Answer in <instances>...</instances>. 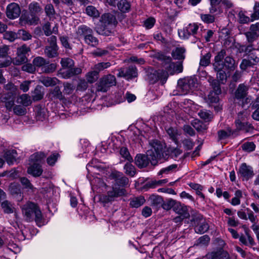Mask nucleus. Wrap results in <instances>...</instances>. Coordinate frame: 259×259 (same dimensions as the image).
Wrapping results in <instances>:
<instances>
[{
    "label": "nucleus",
    "instance_id": "nucleus-52",
    "mask_svg": "<svg viewBox=\"0 0 259 259\" xmlns=\"http://www.w3.org/2000/svg\"><path fill=\"white\" fill-rule=\"evenodd\" d=\"M87 14L93 17H97L99 16L98 10L93 6H90L86 8Z\"/></svg>",
    "mask_w": 259,
    "mask_h": 259
},
{
    "label": "nucleus",
    "instance_id": "nucleus-14",
    "mask_svg": "<svg viewBox=\"0 0 259 259\" xmlns=\"http://www.w3.org/2000/svg\"><path fill=\"white\" fill-rule=\"evenodd\" d=\"M30 51V49L29 47L26 45H23L17 49V56L13 60V63L14 65H19L27 60V58L26 56V54Z\"/></svg>",
    "mask_w": 259,
    "mask_h": 259
},
{
    "label": "nucleus",
    "instance_id": "nucleus-17",
    "mask_svg": "<svg viewBox=\"0 0 259 259\" xmlns=\"http://www.w3.org/2000/svg\"><path fill=\"white\" fill-rule=\"evenodd\" d=\"M8 50L6 46L0 47V68L8 66L12 62L11 58L7 55Z\"/></svg>",
    "mask_w": 259,
    "mask_h": 259
},
{
    "label": "nucleus",
    "instance_id": "nucleus-51",
    "mask_svg": "<svg viewBox=\"0 0 259 259\" xmlns=\"http://www.w3.org/2000/svg\"><path fill=\"white\" fill-rule=\"evenodd\" d=\"M61 64L63 68H67L68 70L73 66L74 62L71 59L63 58L61 60Z\"/></svg>",
    "mask_w": 259,
    "mask_h": 259
},
{
    "label": "nucleus",
    "instance_id": "nucleus-49",
    "mask_svg": "<svg viewBox=\"0 0 259 259\" xmlns=\"http://www.w3.org/2000/svg\"><path fill=\"white\" fill-rule=\"evenodd\" d=\"M211 56L209 53H206L205 55L202 56L200 61V65L204 67L208 66L210 62Z\"/></svg>",
    "mask_w": 259,
    "mask_h": 259
},
{
    "label": "nucleus",
    "instance_id": "nucleus-38",
    "mask_svg": "<svg viewBox=\"0 0 259 259\" xmlns=\"http://www.w3.org/2000/svg\"><path fill=\"white\" fill-rule=\"evenodd\" d=\"M185 50L183 48H177L172 51V56L175 59L181 60L185 58Z\"/></svg>",
    "mask_w": 259,
    "mask_h": 259
},
{
    "label": "nucleus",
    "instance_id": "nucleus-10",
    "mask_svg": "<svg viewBox=\"0 0 259 259\" xmlns=\"http://www.w3.org/2000/svg\"><path fill=\"white\" fill-rule=\"evenodd\" d=\"M92 29L85 25L79 26L77 30V34L84 36V41L87 44L95 47L98 45V40L92 35Z\"/></svg>",
    "mask_w": 259,
    "mask_h": 259
},
{
    "label": "nucleus",
    "instance_id": "nucleus-63",
    "mask_svg": "<svg viewBox=\"0 0 259 259\" xmlns=\"http://www.w3.org/2000/svg\"><path fill=\"white\" fill-rule=\"evenodd\" d=\"M97 71L94 70L89 72L87 75V79L88 82L92 83L95 81L98 76Z\"/></svg>",
    "mask_w": 259,
    "mask_h": 259
},
{
    "label": "nucleus",
    "instance_id": "nucleus-27",
    "mask_svg": "<svg viewBox=\"0 0 259 259\" xmlns=\"http://www.w3.org/2000/svg\"><path fill=\"white\" fill-rule=\"evenodd\" d=\"M35 117L36 120L43 121L48 117L47 109L45 108L36 107L35 108Z\"/></svg>",
    "mask_w": 259,
    "mask_h": 259
},
{
    "label": "nucleus",
    "instance_id": "nucleus-5",
    "mask_svg": "<svg viewBox=\"0 0 259 259\" xmlns=\"http://www.w3.org/2000/svg\"><path fill=\"white\" fill-rule=\"evenodd\" d=\"M23 213L27 221L33 220L38 225L42 219V214L40 209L34 203L28 202L22 208Z\"/></svg>",
    "mask_w": 259,
    "mask_h": 259
},
{
    "label": "nucleus",
    "instance_id": "nucleus-7",
    "mask_svg": "<svg viewBox=\"0 0 259 259\" xmlns=\"http://www.w3.org/2000/svg\"><path fill=\"white\" fill-rule=\"evenodd\" d=\"M197 87L196 79L192 77L180 79L178 81L177 89L180 95H185L192 92Z\"/></svg>",
    "mask_w": 259,
    "mask_h": 259
},
{
    "label": "nucleus",
    "instance_id": "nucleus-12",
    "mask_svg": "<svg viewBox=\"0 0 259 259\" xmlns=\"http://www.w3.org/2000/svg\"><path fill=\"white\" fill-rule=\"evenodd\" d=\"M167 74L162 71H154L153 69L149 70L147 72V79L151 83H154L160 81L162 84L166 81Z\"/></svg>",
    "mask_w": 259,
    "mask_h": 259
},
{
    "label": "nucleus",
    "instance_id": "nucleus-46",
    "mask_svg": "<svg viewBox=\"0 0 259 259\" xmlns=\"http://www.w3.org/2000/svg\"><path fill=\"white\" fill-rule=\"evenodd\" d=\"M81 72V69L79 68H70L68 70L64 71L62 73L66 74L64 76V77L69 78L75 74H78Z\"/></svg>",
    "mask_w": 259,
    "mask_h": 259
},
{
    "label": "nucleus",
    "instance_id": "nucleus-36",
    "mask_svg": "<svg viewBox=\"0 0 259 259\" xmlns=\"http://www.w3.org/2000/svg\"><path fill=\"white\" fill-rule=\"evenodd\" d=\"M145 202V199L144 197L140 196L132 198L130 202V205L132 207L138 208L143 205Z\"/></svg>",
    "mask_w": 259,
    "mask_h": 259
},
{
    "label": "nucleus",
    "instance_id": "nucleus-11",
    "mask_svg": "<svg viewBox=\"0 0 259 259\" xmlns=\"http://www.w3.org/2000/svg\"><path fill=\"white\" fill-rule=\"evenodd\" d=\"M208 81L213 88V91L209 92L207 97V102L209 103H217L219 100V95L221 90L218 81L209 76Z\"/></svg>",
    "mask_w": 259,
    "mask_h": 259
},
{
    "label": "nucleus",
    "instance_id": "nucleus-32",
    "mask_svg": "<svg viewBox=\"0 0 259 259\" xmlns=\"http://www.w3.org/2000/svg\"><path fill=\"white\" fill-rule=\"evenodd\" d=\"M40 81L46 87H50L56 85L58 83V80L56 77L42 76L40 78Z\"/></svg>",
    "mask_w": 259,
    "mask_h": 259
},
{
    "label": "nucleus",
    "instance_id": "nucleus-22",
    "mask_svg": "<svg viewBox=\"0 0 259 259\" xmlns=\"http://www.w3.org/2000/svg\"><path fill=\"white\" fill-rule=\"evenodd\" d=\"M148 150L147 152V155L143 154H138L135 158V163L139 167H146L149 163V161L152 163L150 156L148 155ZM153 165L152 163H151Z\"/></svg>",
    "mask_w": 259,
    "mask_h": 259
},
{
    "label": "nucleus",
    "instance_id": "nucleus-30",
    "mask_svg": "<svg viewBox=\"0 0 259 259\" xmlns=\"http://www.w3.org/2000/svg\"><path fill=\"white\" fill-rule=\"evenodd\" d=\"M174 209L179 215L182 216L183 218H188L190 216L186 206L179 204L175 206Z\"/></svg>",
    "mask_w": 259,
    "mask_h": 259
},
{
    "label": "nucleus",
    "instance_id": "nucleus-37",
    "mask_svg": "<svg viewBox=\"0 0 259 259\" xmlns=\"http://www.w3.org/2000/svg\"><path fill=\"white\" fill-rule=\"evenodd\" d=\"M243 193L240 190H237L234 193V197L230 201L232 205L236 206L240 204V198L243 197Z\"/></svg>",
    "mask_w": 259,
    "mask_h": 259
},
{
    "label": "nucleus",
    "instance_id": "nucleus-4",
    "mask_svg": "<svg viewBox=\"0 0 259 259\" xmlns=\"http://www.w3.org/2000/svg\"><path fill=\"white\" fill-rule=\"evenodd\" d=\"M45 155L42 152L35 153L31 155L29 158V166L27 172L33 177H38L42 172L41 163L44 159Z\"/></svg>",
    "mask_w": 259,
    "mask_h": 259
},
{
    "label": "nucleus",
    "instance_id": "nucleus-48",
    "mask_svg": "<svg viewBox=\"0 0 259 259\" xmlns=\"http://www.w3.org/2000/svg\"><path fill=\"white\" fill-rule=\"evenodd\" d=\"M110 66L111 64L109 62L99 63L94 66L93 69L95 71H97L98 74L100 71L109 67Z\"/></svg>",
    "mask_w": 259,
    "mask_h": 259
},
{
    "label": "nucleus",
    "instance_id": "nucleus-47",
    "mask_svg": "<svg viewBox=\"0 0 259 259\" xmlns=\"http://www.w3.org/2000/svg\"><path fill=\"white\" fill-rule=\"evenodd\" d=\"M176 164H172L165 168H162L158 173V176H160L162 175H168L171 173L174 169L177 168Z\"/></svg>",
    "mask_w": 259,
    "mask_h": 259
},
{
    "label": "nucleus",
    "instance_id": "nucleus-39",
    "mask_svg": "<svg viewBox=\"0 0 259 259\" xmlns=\"http://www.w3.org/2000/svg\"><path fill=\"white\" fill-rule=\"evenodd\" d=\"M117 7L121 12L126 13L129 12L131 8V5L127 0H120L117 4Z\"/></svg>",
    "mask_w": 259,
    "mask_h": 259
},
{
    "label": "nucleus",
    "instance_id": "nucleus-61",
    "mask_svg": "<svg viewBox=\"0 0 259 259\" xmlns=\"http://www.w3.org/2000/svg\"><path fill=\"white\" fill-rule=\"evenodd\" d=\"M120 154L122 157L124 158L128 161H131L133 160V158L131 156L127 149L125 147H122L120 149Z\"/></svg>",
    "mask_w": 259,
    "mask_h": 259
},
{
    "label": "nucleus",
    "instance_id": "nucleus-57",
    "mask_svg": "<svg viewBox=\"0 0 259 259\" xmlns=\"http://www.w3.org/2000/svg\"><path fill=\"white\" fill-rule=\"evenodd\" d=\"M238 17L241 23H246L250 21V18L245 15V13L240 11L238 12Z\"/></svg>",
    "mask_w": 259,
    "mask_h": 259
},
{
    "label": "nucleus",
    "instance_id": "nucleus-20",
    "mask_svg": "<svg viewBox=\"0 0 259 259\" xmlns=\"http://www.w3.org/2000/svg\"><path fill=\"white\" fill-rule=\"evenodd\" d=\"M21 13L20 8L16 3H11L7 8V16L11 19L18 18Z\"/></svg>",
    "mask_w": 259,
    "mask_h": 259
},
{
    "label": "nucleus",
    "instance_id": "nucleus-64",
    "mask_svg": "<svg viewBox=\"0 0 259 259\" xmlns=\"http://www.w3.org/2000/svg\"><path fill=\"white\" fill-rule=\"evenodd\" d=\"M201 19L206 23H211L214 21V16L210 14H201Z\"/></svg>",
    "mask_w": 259,
    "mask_h": 259
},
{
    "label": "nucleus",
    "instance_id": "nucleus-6",
    "mask_svg": "<svg viewBox=\"0 0 259 259\" xmlns=\"http://www.w3.org/2000/svg\"><path fill=\"white\" fill-rule=\"evenodd\" d=\"M30 12V17L22 15L19 19L20 24L22 26L26 24H36L39 21V18L35 16L38 15L41 12V8L36 3H32L29 6Z\"/></svg>",
    "mask_w": 259,
    "mask_h": 259
},
{
    "label": "nucleus",
    "instance_id": "nucleus-55",
    "mask_svg": "<svg viewBox=\"0 0 259 259\" xmlns=\"http://www.w3.org/2000/svg\"><path fill=\"white\" fill-rule=\"evenodd\" d=\"M33 64L34 67H42L46 64V61L41 57L35 58L33 60Z\"/></svg>",
    "mask_w": 259,
    "mask_h": 259
},
{
    "label": "nucleus",
    "instance_id": "nucleus-43",
    "mask_svg": "<svg viewBox=\"0 0 259 259\" xmlns=\"http://www.w3.org/2000/svg\"><path fill=\"white\" fill-rule=\"evenodd\" d=\"M199 116L205 122L209 121L212 118V113L206 110H201L198 113Z\"/></svg>",
    "mask_w": 259,
    "mask_h": 259
},
{
    "label": "nucleus",
    "instance_id": "nucleus-42",
    "mask_svg": "<svg viewBox=\"0 0 259 259\" xmlns=\"http://www.w3.org/2000/svg\"><path fill=\"white\" fill-rule=\"evenodd\" d=\"M246 237L241 235L239 237L240 241L245 245H253L254 244L253 238L248 234L247 231H246Z\"/></svg>",
    "mask_w": 259,
    "mask_h": 259
},
{
    "label": "nucleus",
    "instance_id": "nucleus-59",
    "mask_svg": "<svg viewBox=\"0 0 259 259\" xmlns=\"http://www.w3.org/2000/svg\"><path fill=\"white\" fill-rule=\"evenodd\" d=\"M259 18V3H256L253 8V13L251 16V21H253Z\"/></svg>",
    "mask_w": 259,
    "mask_h": 259
},
{
    "label": "nucleus",
    "instance_id": "nucleus-19",
    "mask_svg": "<svg viewBox=\"0 0 259 259\" xmlns=\"http://www.w3.org/2000/svg\"><path fill=\"white\" fill-rule=\"evenodd\" d=\"M248 115L247 111H243L238 114V119L236 120V126L238 130L247 131L248 123L246 121V118Z\"/></svg>",
    "mask_w": 259,
    "mask_h": 259
},
{
    "label": "nucleus",
    "instance_id": "nucleus-16",
    "mask_svg": "<svg viewBox=\"0 0 259 259\" xmlns=\"http://www.w3.org/2000/svg\"><path fill=\"white\" fill-rule=\"evenodd\" d=\"M249 43H252L259 37V22L251 25L249 31L245 33Z\"/></svg>",
    "mask_w": 259,
    "mask_h": 259
},
{
    "label": "nucleus",
    "instance_id": "nucleus-50",
    "mask_svg": "<svg viewBox=\"0 0 259 259\" xmlns=\"http://www.w3.org/2000/svg\"><path fill=\"white\" fill-rule=\"evenodd\" d=\"M124 169L126 174L130 176L133 177L136 174V170L134 166L130 163H127L125 164L124 167Z\"/></svg>",
    "mask_w": 259,
    "mask_h": 259
},
{
    "label": "nucleus",
    "instance_id": "nucleus-8",
    "mask_svg": "<svg viewBox=\"0 0 259 259\" xmlns=\"http://www.w3.org/2000/svg\"><path fill=\"white\" fill-rule=\"evenodd\" d=\"M98 174H87V177L90 182L92 189L94 193H101L108 190V187L99 177Z\"/></svg>",
    "mask_w": 259,
    "mask_h": 259
},
{
    "label": "nucleus",
    "instance_id": "nucleus-33",
    "mask_svg": "<svg viewBox=\"0 0 259 259\" xmlns=\"http://www.w3.org/2000/svg\"><path fill=\"white\" fill-rule=\"evenodd\" d=\"M191 124L198 132L204 131L207 128V124L206 123H204L197 119H193L191 121Z\"/></svg>",
    "mask_w": 259,
    "mask_h": 259
},
{
    "label": "nucleus",
    "instance_id": "nucleus-62",
    "mask_svg": "<svg viewBox=\"0 0 259 259\" xmlns=\"http://www.w3.org/2000/svg\"><path fill=\"white\" fill-rule=\"evenodd\" d=\"M2 207L6 213L13 212V208L12 205L7 201H4L2 203Z\"/></svg>",
    "mask_w": 259,
    "mask_h": 259
},
{
    "label": "nucleus",
    "instance_id": "nucleus-53",
    "mask_svg": "<svg viewBox=\"0 0 259 259\" xmlns=\"http://www.w3.org/2000/svg\"><path fill=\"white\" fill-rule=\"evenodd\" d=\"M45 12L46 15L52 19L54 18L55 11L53 6L52 4H48L45 7Z\"/></svg>",
    "mask_w": 259,
    "mask_h": 259
},
{
    "label": "nucleus",
    "instance_id": "nucleus-13",
    "mask_svg": "<svg viewBox=\"0 0 259 259\" xmlns=\"http://www.w3.org/2000/svg\"><path fill=\"white\" fill-rule=\"evenodd\" d=\"M199 29L197 24H189L183 29L178 31V34L180 38L185 39H188L191 35H195L197 33Z\"/></svg>",
    "mask_w": 259,
    "mask_h": 259
},
{
    "label": "nucleus",
    "instance_id": "nucleus-25",
    "mask_svg": "<svg viewBox=\"0 0 259 259\" xmlns=\"http://www.w3.org/2000/svg\"><path fill=\"white\" fill-rule=\"evenodd\" d=\"M15 97L13 94L9 93L3 98L5 106L9 111H12L14 107Z\"/></svg>",
    "mask_w": 259,
    "mask_h": 259
},
{
    "label": "nucleus",
    "instance_id": "nucleus-21",
    "mask_svg": "<svg viewBox=\"0 0 259 259\" xmlns=\"http://www.w3.org/2000/svg\"><path fill=\"white\" fill-rule=\"evenodd\" d=\"M101 22L107 29L114 27L116 24L115 17L111 14H105L102 16Z\"/></svg>",
    "mask_w": 259,
    "mask_h": 259
},
{
    "label": "nucleus",
    "instance_id": "nucleus-26",
    "mask_svg": "<svg viewBox=\"0 0 259 259\" xmlns=\"http://www.w3.org/2000/svg\"><path fill=\"white\" fill-rule=\"evenodd\" d=\"M86 168L88 171V174L97 175L95 170L100 168L99 160L97 159H93L92 161L87 165Z\"/></svg>",
    "mask_w": 259,
    "mask_h": 259
},
{
    "label": "nucleus",
    "instance_id": "nucleus-1",
    "mask_svg": "<svg viewBox=\"0 0 259 259\" xmlns=\"http://www.w3.org/2000/svg\"><path fill=\"white\" fill-rule=\"evenodd\" d=\"M150 149L148 155L150 156L152 163L156 165L167 158L168 156L176 158L182 153V151L178 148H166L164 143L158 140L150 142Z\"/></svg>",
    "mask_w": 259,
    "mask_h": 259
},
{
    "label": "nucleus",
    "instance_id": "nucleus-15",
    "mask_svg": "<svg viewBox=\"0 0 259 259\" xmlns=\"http://www.w3.org/2000/svg\"><path fill=\"white\" fill-rule=\"evenodd\" d=\"M238 175L243 181H247L251 178L254 174L252 167L243 163L239 167Z\"/></svg>",
    "mask_w": 259,
    "mask_h": 259
},
{
    "label": "nucleus",
    "instance_id": "nucleus-45",
    "mask_svg": "<svg viewBox=\"0 0 259 259\" xmlns=\"http://www.w3.org/2000/svg\"><path fill=\"white\" fill-rule=\"evenodd\" d=\"M18 38H20L23 40L26 41L31 38V35L27 31L21 29L17 32Z\"/></svg>",
    "mask_w": 259,
    "mask_h": 259
},
{
    "label": "nucleus",
    "instance_id": "nucleus-3",
    "mask_svg": "<svg viewBox=\"0 0 259 259\" xmlns=\"http://www.w3.org/2000/svg\"><path fill=\"white\" fill-rule=\"evenodd\" d=\"M225 54V51L222 50L215 57L213 65L215 71L226 70L231 71L235 70L236 66L235 64V61L232 58L228 56L225 58L224 61H223Z\"/></svg>",
    "mask_w": 259,
    "mask_h": 259
},
{
    "label": "nucleus",
    "instance_id": "nucleus-23",
    "mask_svg": "<svg viewBox=\"0 0 259 259\" xmlns=\"http://www.w3.org/2000/svg\"><path fill=\"white\" fill-rule=\"evenodd\" d=\"M204 259H230V256L227 252L221 250L207 254Z\"/></svg>",
    "mask_w": 259,
    "mask_h": 259
},
{
    "label": "nucleus",
    "instance_id": "nucleus-24",
    "mask_svg": "<svg viewBox=\"0 0 259 259\" xmlns=\"http://www.w3.org/2000/svg\"><path fill=\"white\" fill-rule=\"evenodd\" d=\"M184 104L185 105L184 108L187 110L189 114L193 115V113L198 111L199 109V106L195 104L192 100L186 99L184 101Z\"/></svg>",
    "mask_w": 259,
    "mask_h": 259
},
{
    "label": "nucleus",
    "instance_id": "nucleus-60",
    "mask_svg": "<svg viewBox=\"0 0 259 259\" xmlns=\"http://www.w3.org/2000/svg\"><path fill=\"white\" fill-rule=\"evenodd\" d=\"M242 149L246 152H251L255 149V146L252 142H246L242 146Z\"/></svg>",
    "mask_w": 259,
    "mask_h": 259
},
{
    "label": "nucleus",
    "instance_id": "nucleus-40",
    "mask_svg": "<svg viewBox=\"0 0 259 259\" xmlns=\"http://www.w3.org/2000/svg\"><path fill=\"white\" fill-rule=\"evenodd\" d=\"M49 97L52 99H62L63 98L62 93L59 87H55L53 90H51L50 93Z\"/></svg>",
    "mask_w": 259,
    "mask_h": 259
},
{
    "label": "nucleus",
    "instance_id": "nucleus-56",
    "mask_svg": "<svg viewBox=\"0 0 259 259\" xmlns=\"http://www.w3.org/2000/svg\"><path fill=\"white\" fill-rule=\"evenodd\" d=\"M4 37L10 41H13L16 38H18L17 33L13 31H7L4 33Z\"/></svg>",
    "mask_w": 259,
    "mask_h": 259
},
{
    "label": "nucleus",
    "instance_id": "nucleus-28",
    "mask_svg": "<svg viewBox=\"0 0 259 259\" xmlns=\"http://www.w3.org/2000/svg\"><path fill=\"white\" fill-rule=\"evenodd\" d=\"M247 90V86L240 84L235 92V98L237 99H244L246 96Z\"/></svg>",
    "mask_w": 259,
    "mask_h": 259
},
{
    "label": "nucleus",
    "instance_id": "nucleus-35",
    "mask_svg": "<svg viewBox=\"0 0 259 259\" xmlns=\"http://www.w3.org/2000/svg\"><path fill=\"white\" fill-rule=\"evenodd\" d=\"M58 46H48L45 50L46 55L49 58H54L58 56Z\"/></svg>",
    "mask_w": 259,
    "mask_h": 259
},
{
    "label": "nucleus",
    "instance_id": "nucleus-9",
    "mask_svg": "<svg viewBox=\"0 0 259 259\" xmlns=\"http://www.w3.org/2000/svg\"><path fill=\"white\" fill-rule=\"evenodd\" d=\"M116 80L115 77L111 74H108L102 77L97 83V91L98 92H106L110 87L115 85Z\"/></svg>",
    "mask_w": 259,
    "mask_h": 259
},
{
    "label": "nucleus",
    "instance_id": "nucleus-34",
    "mask_svg": "<svg viewBox=\"0 0 259 259\" xmlns=\"http://www.w3.org/2000/svg\"><path fill=\"white\" fill-rule=\"evenodd\" d=\"M17 102L23 106L26 107L31 104V98L27 94H23L17 98Z\"/></svg>",
    "mask_w": 259,
    "mask_h": 259
},
{
    "label": "nucleus",
    "instance_id": "nucleus-18",
    "mask_svg": "<svg viewBox=\"0 0 259 259\" xmlns=\"http://www.w3.org/2000/svg\"><path fill=\"white\" fill-rule=\"evenodd\" d=\"M138 75L137 70L135 66H131L126 69H120L117 74L118 77H123L126 79H131Z\"/></svg>",
    "mask_w": 259,
    "mask_h": 259
},
{
    "label": "nucleus",
    "instance_id": "nucleus-54",
    "mask_svg": "<svg viewBox=\"0 0 259 259\" xmlns=\"http://www.w3.org/2000/svg\"><path fill=\"white\" fill-rule=\"evenodd\" d=\"M63 86H64L63 93L64 94H66V95L71 94L73 93V92L75 89L74 86L72 84H71L70 83H68V82L64 83Z\"/></svg>",
    "mask_w": 259,
    "mask_h": 259
},
{
    "label": "nucleus",
    "instance_id": "nucleus-2",
    "mask_svg": "<svg viewBox=\"0 0 259 259\" xmlns=\"http://www.w3.org/2000/svg\"><path fill=\"white\" fill-rule=\"evenodd\" d=\"M110 177L115 183L112 190H108L107 195L103 194L100 196V201L105 204L112 201L115 197L124 195L125 190L122 187L128 183V179L120 172L113 171Z\"/></svg>",
    "mask_w": 259,
    "mask_h": 259
},
{
    "label": "nucleus",
    "instance_id": "nucleus-44",
    "mask_svg": "<svg viewBox=\"0 0 259 259\" xmlns=\"http://www.w3.org/2000/svg\"><path fill=\"white\" fill-rule=\"evenodd\" d=\"M167 133L170 138L175 142L176 144L178 143V137L180 134L177 129L174 128H169L167 130Z\"/></svg>",
    "mask_w": 259,
    "mask_h": 259
},
{
    "label": "nucleus",
    "instance_id": "nucleus-31",
    "mask_svg": "<svg viewBox=\"0 0 259 259\" xmlns=\"http://www.w3.org/2000/svg\"><path fill=\"white\" fill-rule=\"evenodd\" d=\"M163 67L166 70L161 71L167 73V76H168V74L172 75L175 73V64L171 62L170 59H167L166 62L165 63Z\"/></svg>",
    "mask_w": 259,
    "mask_h": 259
},
{
    "label": "nucleus",
    "instance_id": "nucleus-41",
    "mask_svg": "<svg viewBox=\"0 0 259 259\" xmlns=\"http://www.w3.org/2000/svg\"><path fill=\"white\" fill-rule=\"evenodd\" d=\"M208 228V225L205 221L201 220L200 224L195 226V231L197 233L202 234L206 232Z\"/></svg>",
    "mask_w": 259,
    "mask_h": 259
},
{
    "label": "nucleus",
    "instance_id": "nucleus-29",
    "mask_svg": "<svg viewBox=\"0 0 259 259\" xmlns=\"http://www.w3.org/2000/svg\"><path fill=\"white\" fill-rule=\"evenodd\" d=\"M17 156V154L16 150H9L5 153V158L8 164L11 165L16 161Z\"/></svg>",
    "mask_w": 259,
    "mask_h": 259
},
{
    "label": "nucleus",
    "instance_id": "nucleus-58",
    "mask_svg": "<svg viewBox=\"0 0 259 259\" xmlns=\"http://www.w3.org/2000/svg\"><path fill=\"white\" fill-rule=\"evenodd\" d=\"M13 111L14 113L18 115H23L26 113V109L24 107H22L20 105H16L13 108Z\"/></svg>",
    "mask_w": 259,
    "mask_h": 259
}]
</instances>
